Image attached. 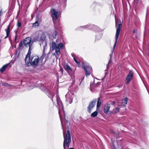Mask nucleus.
I'll return each mask as SVG.
<instances>
[{"label":"nucleus","mask_w":149,"mask_h":149,"mask_svg":"<svg viewBox=\"0 0 149 149\" xmlns=\"http://www.w3.org/2000/svg\"><path fill=\"white\" fill-rule=\"evenodd\" d=\"M23 41L24 44L26 47H29V51L25 58V61L26 62L27 58L28 57L30 56L31 51L32 49V45L33 42L31 40V37H28L26 38Z\"/></svg>","instance_id":"f257e3e1"},{"label":"nucleus","mask_w":149,"mask_h":149,"mask_svg":"<svg viewBox=\"0 0 149 149\" xmlns=\"http://www.w3.org/2000/svg\"><path fill=\"white\" fill-rule=\"evenodd\" d=\"M39 58L37 55L34 56H31V58L30 56L28 57L27 58L26 62L25 61L26 63H27V65L29 66L30 65L36 67L37 66L39 62Z\"/></svg>","instance_id":"f03ea898"},{"label":"nucleus","mask_w":149,"mask_h":149,"mask_svg":"<svg viewBox=\"0 0 149 149\" xmlns=\"http://www.w3.org/2000/svg\"><path fill=\"white\" fill-rule=\"evenodd\" d=\"M63 135L64 139L63 144L64 149H68L71 141V136L70 131L68 130L66 134L63 132Z\"/></svg>","instance_id":"7ed1b4c3"},{"label":"nucleus","mask_w":149,"mask_h":149,"mask_svg":"<svg viewBox=\"0 0 149 149\" xmlns=\"http://www.w3.org/2000/svg\"><path fill=\"white\" fill-rule=\"evenodd\" d=\"M116 41L114 44L113 49H114L116 46L118 39V38L120 32L121 28L122 26V24L121 23L120 20L116 21Z\"/></svg>","instance_id":"20e7f679"},{"label":"nucleus","mask_w":149,"mask_h":149,"mask_svg":"<svg viewBox=\"0 0 149 149\" xmlns=\"http://www.w3.org/2000/svg\"><path fill=\"white\" fill-rule=\"evenodd\" d=\"M51 12L53 22L54 23V20H56L58 18L60 12L56 11L54 9H53L52 10Z\"/></svg>","instance_id":"39448f33"},{"label":"nucleus","mask_w":149,"mask_h":149,"mask_svg":"<svg viewBox=\"0 0 149 149\" xmlns=\"http://www.w3.org/2000/svg\"><path fill=\"white\" fill-rule=\"evenodd\" d=\"M84 64H82V66L84 68L85 72L86 75V76L89 75L91 74V68L88 65H84Z\"/></svg>","instance_id":"423d86ee"},{"label":"nucleus","mask_w":149,"mask_h":149,"mask_svg":"<svg viewBox=\"0 0 149 149\" xmlns=\"http://www.w3.org/2000/svg\"><path fill=\"white\" fill-rule=\"evenodd\" d=\"M133 72L131 71L127 76L125 83L126 84H128L133 78Z\"/></svg>","instance_id":"0eeeda50"},{"label":"nucleus","mask_w":149,"mask_h":149,"mask_svg":"<svg viewBox=\"0 0 149 149\" xmlns=\"http://www.w3.org/2000/svg\"><path fill=\"white\" fill-rule=\"evenodd\" d=\"M96 101V100H94L93 101L91 102L90 103L87 108L88 111L89 113H91V110L92 108L94 107Z\"/></svg>","instance_id":"6e6552de"},{"label":"nucleus","mask_w":149,"mask_h":149,"mask_svg":"<svg viewBox=\"0 0 149 149\" xmlns=\"http://www.w3.org/2000/svg\"><path fill=\"white\" fill-rule=\"evenodd\" d=\"M110 108V105L107 104L104 106V112L105 113H108Z\"/></svg>","instance_id":"1a4fd4ad"},{"label":"nucleus","mask_w":149,"mask_h":149,"mask_svg":"<svg viewBox=\"0 0 149 149\" xmlns=\"http://www.w3.org/2000/svg\"><path fill=\"white\" fill-rule=\"evenodd\" d=\"M6 33V36L5 38H7L9 36L10 32V26L9 25L7 27V28L5 29Z\"/></svg>","instance_id":"9d476101"},{"label":"nucleus","mask_w":149,"mask_h":149,"mask_svg":"<svg viewBox=\"0 0 149 149\" xmlns=\"http://www.w3.org/2000/svg\"><path fill=\"white\" fill-rule=\"evenodd\" d=\"M9 64L8 63V64H6L4 65H3L0 69V72L1 73H2L5 70L6 68L8 67V66L9 65Z\"/></svg>","instance_id":"9b49d317"},{"label":"nucleus","mask_w":149,"mask_h":149,"mask_svg":"<svg viewBox=\"0 0 149 149\" xmlns=\"http://www.w3.org/2000/svg\"><path fill=\"white\" fill-rule=\"evenodd\" d=\"M46 38V36L45 34L42 32L41 36L40 37V40L42 41L44 40Z\"/></svg>","instance_id":"f8f14e48"},{"label":"nucleus","mask_w":149,"mask_h":149,"mask_svg":"<svg viewBox=\"0 0 149 149\" xmlns=\"http://www.w3.org/2000/svg\"><path fill=\"white\" fill-rule=\"evenodd\" d=\"M39 23L38 22V21H37L33 24L32 26L33 27H37L39 26Z\"/></svg>","instance_id":"ddd939ff"},{"label":"nucleus","mask_w":149,"mask_h":149,"mask_svg":"<svg viewBox=\"0 0 149 149\" xmlns=\"http://www.w3.org/2000/svg\"><path fill=\"white\" fill-rule=\"evenodd\" d=\"M63 44L62 43L59 44L57 45V47L56 48H59V49H62L63 48Z\"/></svg>","instance_id":"4468645a"},{"label":"nucleus","mask_w":149,"mask_h":149,"mask_svg":"<svg viewBox=\"0 0 149 149\" xmlns=\"http://www.w3.org/2000/svg\"><path fill=\"white\" fill-rule=\"evenodd\" d=\"M127 98L126 97L124 100H123L122 101V104L123 105L125 106L127 104Z\"/></svg>","instance_id":"2eb2a0df"},{"label":"nucleus","mask_w":149,"mask_h":149,"mask_svg":"<svg viewBox=\"0 0 149 149\" xmlns=\"http://www.w3.org/2000/svg\"><path fill=\"white\" fill-rule=\"evenodd\" d=\"M52 48L53 50L56 49L57 47V45H56V43L54 42H52Z\"/></svg>","instance_id":"dca6fc26"},{"label":"nucleus","mask_w":149,"mask_h":149,"mask_svg":"<svg viewBox=\"0 0 149 149\" xmlns=\"http://www.w3.org/2000/svg\"><path fill=\"white\" fill-rule=\"evenodd\" d=\"M101 102L99 98H98L97 103V108H99L101 105Z\"/></svg>","instance_id":"f3484780"},{"label":"nucleus","mask_w":149,"mask_h":149,"mask_svg":"<svg viewBox=\"0 0 149 149\" xmlns=\"http://www.w3.org/2000/svg\"><path fill=\"white\" fill-rule=\"evenodd\" d=\"M98 113L97 111H95L91 114V116L93 117H95L97 116Z\"/></svg>","instance_id":"a211bd4d"},{"label":"nucleus","mask_w":149,"mask_h":149,"mask_svg":"<svg viewBox=\"0 0 149 149\" xmlns=\"http://www.w3.org/2000/svg\"><path fill=\"white\" fill-rule=\"evenodd\" d=\"M64 68L67 70L71 71L72 69L68 65H65L64 66Z\"/></svg>","instance_id":"6ab92c4d"},{"label":"nucleus","mask_w":149,"mask_h":149,"mask_svg":"<svg viewBox=\"0 0 149 149\" xmlns=\"http://www.w3.org/2000/svg\"><path fill=\"white\" fill-rule=\"evenodd\" d=\"M72 55L73 57V59L74 61L76 63L78 64H79L80 62L78 61H77L76 58L75 57V56L74 54H72Z\"/></svg>","instance_id":"aec40b11"},{"label":"nucleus","mask_w":149,"mask_h":149,"mask_svg":"<svg viewBox=\"0 0 149 149\" xmlns=\"http://www.w3.org/2000/svg\"><path fill=\"white\" fill-rule=\"evenodd\" d=\"M56 52V53L58 55H59L60 54V49H59V48H56L55 49Z\"/></svg>","instance_id":"412c9836"},{"label":"nucleus","mask_w":149,"mask_h":149,"mask_svg":"<svg viewBox=\"0 0 149 149\" xmlns=\"http://www.w3.org/2000/svg\"><path fill=\"white\" fill-rule=\"evenodd\" d=\"M119 111V108L118 107H117L114 110V112L115 113H118Z\"/></svg>","instance_id":"4be33fe9"},{"label":"nucleus","mask_w":149,"mask_h":149,"mask_svg":"<svg viewBox=\"0 0 149 149\" xmlns=\"http://www.w3.org/2000/svg\"><path fill=\"white\" fill-rule=\"evenodd\" d=\"M45 53L44 52H43V53L42 54V56L40 58L42 60L44 58L45 56Z\"/></svg>","instance_id":"5701e85b"},{"label":"nucleus","mask_w":149,"mask_h":149,"mask_svg":"<svg viewBox=\"0 0 149 149\" xmlns=\"http://www.w3.org/2000/svg\"><path fill=\"white\" fill-rule=\"evenodd\" d=\"M24 44L23 41H21L19 43V47H21L23 45V44Z\"/></svg>","instance_id":"b1692460"},{"label":"nucleus","mask_w":149,"mask_h":149,"mask_svg":"<svg viewBox=\"0 0 149 149\" xmlns=\"http://www.w3.org/2000/svg\"><path fill=\"white\" fill-rule=\"evenodd\" d=\"M22 25V24L21 22H18L17 23V26L18 27H20Z\"/></svg>","instance_id":"393cba45"},{"label":"nucleus","mask_w":149,"mask_h":149,"mask_svg":"<svg viewBox=\"0 0 149 149\" xmlns=\"http://www.w3.org/2000/svg\"><path fill=\"white\" fill-rule=\"evenodd\" d=\"M56 31L54 33H53L52 36L54 38H55L56 36Z\"/></svg>","instance_id":"a878e982"},{"label":"nucleus","mask_w":149,"mask_h":149,"mask_svg":"<svg viewBox=\"0 0 149 149\" xmlns=\"http://www.w3.org/2000/svg\"><path fill=\"white\" fill-rule=\"evenodd\" d=\"M8 84L6 83H3L2 84V85L3 86H6L7 85H8Z\"/></svg>","instance_id":"bb28decb"},{"label":"nucleus","mask_w":149,"mask_h":149,"mask_svg":"<svg viewBox=\"0 0 149 149\" xmlns=\"http://www.w3.org/2000/svg\"><path fill=\"white\" fill-rule=\"evenodd\" d=\"M111 132L112 133H114V132L113 131V130H111Z\"/></svg>","instance_id":"cd10ccee"},{"label":"nucleus","mask_w":149,"mask_h":149,"mask_svg":"<svg viewBox=\"0 0 149 149\" xmlns=\"http://www.w3.org/2000/svg\"><path fill=\"white\" fill-rule=\"evenodd\" d=\"M133 33H135V29H134L133 31Z\"/></svg>","instance_id":"c85d7f7f"},{"label":"nucleus","mask_w":149,"mask_h":149,"mask_svg":"<svg viewBox=\"0 0 149 149\" xmlns=\"http://www.w3.org/2000/svg\"><path fill=\"white\" fill-rule=\"evenodd\" d=\"M115 103V102H114V101H113V102H112V104H114Z\"/></svg>","instance_id":"c756f323"},{"label":"nucleus","mask_w":149,"mask_h":149,"mask_svg":"<svg viewBox=\"0 0 149 149\" xmlns=\"http://www.w3.org/2000/svg\"><path fill=\"white\" fill-rule=\"evenodd\" d=\"M109 63L107 64V67H108V65H109Z\"/></svg>","instance_id":"7c9ffc66"},{"label":"nucleus","mask_w":149,"mask_h":149,"mask_svg":"<svg viewBox=\"0 0 149 149\" xmlns=\"http://www.w3.org/2000/svg\"><path fill=\"white\" fill-rule=\"evenodd\" d=\"M69 149H74L73 148H69Z\"/></svg>","instance_id":"2f4dec72"},{"label":"nucleus","mask_w":149,"mask_h":149,"mask_svg":"<svg viewBox=\"0 0 149 149\" xmlns=\"http://www.w3.org/2000/svg\"><path fill=\"white\" fill-rule=\"evenodd\" d=\"M59 115H60V113L59 111ZM60 118H61V117H60Z\"/></svg>","instance_id":"473e14b6"}]
</instances>
